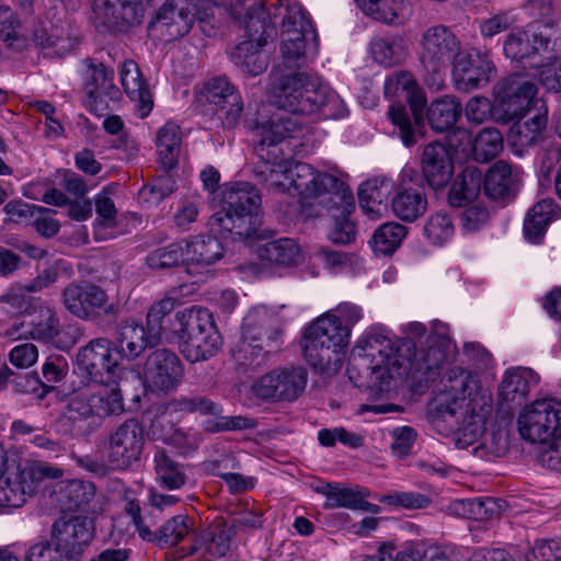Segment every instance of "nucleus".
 I'll return each mask as SVG.
<instances>
[{"label": "nucleus", "mask_w": 561, "mask_h": 561, "mask_svg": "<svg viewBox=\"0 0 561 561\" xmlns=\"http://www.w3.org/2000/svg\"><path fill=\"white\" fill-rule=\"evenodd\" d=\"M547 125V111H540L525 122H516L510 130V141L520 149L534 146Z\"/></svg>", "instance_id": "de8ad7c7"}, {"label": "nucleus", "mask_w": 561, "mask_h": 561, "mask_svg": "<svg viewBox=\"0 0 561 561\" xmlns=\"http://www.w3.org/2000/svg\"><path fill=\"white\" fill-rule=\"evenodd\" d=\"M306 126L298 117L282 115L256 126L260 137L254 149L261 162L272 167H290L297 149L302 147Z\"/></svg>", "instance_id": "39448f33"}, {"label": "nucleus", "mask_w": 561, "mask_h": 561, "mask_svg": "<svg viewBox=\"0 0 561 561\" xmlns=\"http://www.w3.org/2000/svg\"><path fill=\"white\" fill-rule=\"evenodd\" d=\"M270 98L274 105L296 115H310L322 111L332 115L340 103L339 96L320 87L318 80L304 71L275 75L271 81Z\"/></svg>", "instance_id": "f03ea898"}, {"label": "nucleus", "mask_w": 561, "mask_h": 561, "mask_svg": "<svg viewBox=\"0 0 561 561\" xmlns=\"http://www.w3.org/2000/svg\"><path fill=\"white\" fill-rule=\"evenodd\" d=\"M423 230L431 243L442 245L453 238L455 226L449 214L437 211L427 218Z\"/></svg>", "instance_id": "6e6d98bb"}, {"label": "nucleus", "mask_w": 561, "mask_h": 561, "mask_svg": "<svg viewBox=\"0 0 561 561\" xmlns=\"http://www.w3.org/2000/svg\"><path fill=\"white\" fill-rule=\"evenodd\" d=\"M61 302L66 310L81 320H92L100 311L106 317H116L117 304L111 302L107 293L88 280H73L61 291Z\"/></svg>", "instance_id": "4468645a"}, {"label": "nucleus", "mask_w": 561, "mask_h": 561, "mask_svg": "<svg viewBox=\"0 0 561 561\" xmlns=\"http://www.w3.org/2000/svg\"><path fill=\"white\" fill-rule=\"evenodd\" d=\"M184 261V248L180 243H170L152 250L146 257L147 266L156 271L179 266Z\"/></svg>", "instance_id": "13d9d810"}, {"label": "nucleus", "mask_w": 561, "mask_h": 561, "mask_svg": "<svg viewBox=\"0 0 561 561\" xmlns=\"http://www.w3.org/2000/svg\"><path fill=\"white\" fill-rule=\"evenodd\" d=\"M392 188L389 181L368 180L358 187L359 206L371 218H378L387 210V198Z\"/></svg>", "instance_id": "ea45409f"}, {"label": "nucleus", "mask_w": 561, "mask_h": 561, "mask_svg": "<svg viewBox=\"0 0 561 561\" xmlns=\"http://www.w3.org/2000/svg\"><path fill=\"white\" fill-rule=\"evenodd\" d=\"M496 72L488 51L467 49L453 62V78L460 91L469 92L485 87Z\"/></svg>", "instance_id": "6ab92c4d"}, {"label": "nucleus", "mask_w": 561, "mask_h": 561, "mask_svg": "<svg viewBox=\"0 0 561 561\" xmlns=\"http://www.w3.org/2000/svg\"><path fill=\"white\" fill-rule=\"evenodd\" d=\"M24 561H67L61 552L53 545L51 539L33 543L24 556Z\"/></svg>", "instance_id": "774afa93"}, {"label": "nucleus", "mask_w": 561, "mask_h": 561, "mask_svg": "<svg viewBox=\"0 0 561 561\" xmlns=\"http://www.w3.org/2000/svg\"><path fill=\"white\" fill-rule=\"evenodd\" d=\"M558 210L552 198H543L537 202L527 213L524 220L525 238L531 242L541 239L548 225L553 219Z\"/></svg>", "instance_id": "37998d69"}, {"label": "nucleus", "mask_w": 561, "mask_h": 561, "mask_svg": "<svg viewBox=\"0 0 561 561\" xmlns=\"http://www.w3.org/2000/svg\"><path fill=\"white\" fill-rule=\"evenodd\" d=\"M60 333V322L55 310L49 307H39L36 321L32 322L28 334L36 341L53 342Z\"/></svg>", "instance_id": "5fc2aeb1"}, {"label": "nucleus", "mask_w": 561, "mask_h": 561, "mask_svg": "<svg viewBox=\"0 0 561 561\" xmlns=\"http://www.w3.org/2000/svg\"><path fill=\"white\" fill-rule=\"evenodd\" d=\"M454 140L459 146L471 147L472 154L478 162H489L503 149V137L496 128H483L472 141L470 133L465 128H457L449 138L450 146Z\"/></svg>", "instance_id": "cd10ccee"}, {"label": "nucleus", "mask_w": 561, "mask_h": 561, "mask_svg": "<svg viewBox=\"0 0 561 561\" xmlns=\"http://www.w3.org/2000/svg\"><path fill=\"white\" fill-rule=\"evenodd\" d=\"M146 444L142 424L135 417L110 428L103 440V453L114 471H125L140 461Z\"/></svg>", "instance_id": "9b49d317"}, {"label": "nucleus", "mask_w": 561, "mask_h": 561, "mask_svg": "<svg viewBox=\"0 0 561 561\" xmlns=\"http://www.w3.org/2000/svg\"><path fill=\"white\" fill-rule=\"evenodd\" d=\"M170 334L182 355L191 363L214 356L221 345L213 314L198 306L178 311L171 322Z\"/></svg>", "instance_id": "20e7f679"}, {"label": "nucleus", "mask_w": 561, "mask_h": 561, "mask_svg": "<svg viewBox=\"0 0 561 561\" xmlns=\"http://www.w3.org/2000/svg\"><path fill=\"white\" fill-rule=\"evenodd\" d=\"M282 344L278 321L265 311L248 312L242 323V337L238 344L239 358L250 364L259 357L275 353Z\"/></svg>", "instance_id": "9d476101"}, {"label": "nucleus", "mask_w": 561, "mask_h": 561, "mask_svg": "<svg viewBox=\"0 0 561 561\" xmlns=\"http://www.w3.org/2000/svg\"><path fill=\"white\" fill-rule=\"evenodd\" d=\"M385 95L393 98L400 92L404 93L413 113V121L404 105L393 103L390 105L388 116L398 128L399 136L405 147H412L422 136V110L425 103L414 76L409 71H399L385 81Z\"/></svg>", "instance_id": "6e6552de"}, {"label": "nucleus", "mask_w": 561, "mask_h": 561, "mask_svg": "<svg viewBox=\"0 0 561 561\" xmlns=\"http://www.w3.org/2000/svg\"><path fill=\"white\" fill-rule=\"evenodd\" d=\"M182 142V129L169 121L156 134L158 162L163 171L173 170L179 162Z\"/></svg>", "instance_id": "c9c22d12"}, {"label": "nucleus", "mask_w": 561, "mask_h": 561, "mask_svg": "<svg viewBox=\"0 0 561 561\" xmlns=\"http://www.w3.org/2000/svg\"><path fill=\"white\" fill-rule=\"evenodd\" d=\"M156 479L168 490H178L186 483L183 465L175 461L165 449L156 448L153 454Z\"/></svg>", "instance_id": "c03bdc74"}, {"label": "nucleus", "mask_w": 561, "mask_h": 561, "mask_svg": "<svg viewBox=\"0 0 561 561\" xmlns=\"http://www.w3.org/2000/svg\"><path fill=\"white\" fill-rule=\"evenodd\" d=\"M483 173L474 165L466 167L455 179L448 193L453 207H463L474 201L481 191Z\"/></svg>", "instance_id": "4c0bfd02"}, {"label": "nucleus", "mask_w": 561, "mask_h": 561, "mask_svg": "<svg viewBox=\"0 0 561 561\" xmlns=\"http://www.w3.org/2000/svg\"><path fill=\"white\" fill-rule=\"evenodd\" d=\"M421 169L430 187L435 191L445 187L454 174V161L449 147L440 141L426 145L421 157Z\"/></svg>", "instance_id": "5701e85b"}, {"label": "nucleus", "mask_w": 561, "mask_h": 561, "mask_svg": "<svg viewBox=\"0 0 561 561\" xmlns=\"http://www.w3.org/2000/svg\"><path fill=\"white\" fill-rule=\"evenodd\" d=\"M557 59L553 54L547 53L539 61L529 62L530 67H538L539 82L543 88L553 92H561V64L552 67L551 62Z\"/></svg>", "instance_id": "052dcab7"}, {"label": "nucleus", "mask_w": 561, "mask_h": 561, "mask_svg": "<svg viewBox=\"0 0 561 561\" xmlns=\"http://www.w3.org/2000/svg\"><path fill=\"white\" fill-rule=\"evenodd\" d=\"M327 501L325 508L344 507L357 511L362 496H369V491L362 486L346 488L341 483H327L319 491Z\"/></svg>", "instance_id": "49530a36"}, {"label": "nucleus", "mask_w": 561, "mask_h": 561, "mask_svg": "<svg viewBox=\"0 0 561 561\" xmlns=\"http://www.w3.org/2000/svg\"><path fill=\"white\" fill-rule=\"evenodd\" d=\"M257 257L271 264L290 266L299 263L301 252L299 245L290 238H279L260 245Z\"/></svg>", "instance_id": "79ce46f5"}, {"label": "nucleus", "mask_w": 561, "mask_h": 561, "mask_svg": "<svg viewBox=\"0 0 561 561\" xmlns=\"http://www.w3.org/2000/svg\"><path fill=\"white\" fill-rule=\"evenodd\" d=\"M550 38L541 34H529L528 31L518 28L512 31L505 38L503 50L507 58L513 60L540 59L549 53Z\"/></svg>", "instance_id": "c85d7f7f"}, {"label": "nucleus", "mask_w": 561, "mask_h": 561, "mask_svg": "<svg viewBox=\"0 0 561 561\" xmlns=\"http://www.w3.org/2000/svg\"><path fill=\"white\" fill-rule=\"evenodd\" d=\"M407 234V228L398 222L381 225L373 236V248L376 253L391 255Z\"/></svg>", "instance_id": "864d4df0"}, {"label": "nucleus", "mask_w": 561, "mask_h": 561, "mask_svg": "<svg viewBox=\"0 0 561 561\" xmlns=\"http://www.w3.org/2000/svg\"><path fill=\"white\" fill-rule=\"evenodd\" d=\"M522 437L530 443L550 444L561 437V401L543 399L527 405L518 416Z\"/></svg>", "instance_id": "ddd939ff"}, {"label": "nucleus", "mask_w": 561, "mask_h": 561, "mask_svg": "<svg viewBox=\"0 0 561 561\" xmlns=\"http://www.w3.org/2000/svg\"><path fill=\"white\" fill-rule=\"evenodd\" d=\"M518 182V170L503 160L496 161L482 180L485 195L494 201L513 196Z\"/></svg>", "instance_id": "2f4dec72"}, {"label": "nucleus", "mask_w": 561, "mask_h": 561, "mask_svg": "<svg viewBox=\"0 0 561 561\" xmlns=\"http://www.w3.org/2000/svg\"><path fill=\"white\" fill-rule=\"evenodd\" d=\"M94 538V523L87 516H60L51 525L50 539L67 561H80Z\"/></svg>", "instance_id": "a211bd4d"}, {"label": "nucleus", "mask_w": 561, "mask_h": 561, "mask_svg": "<svg viewBox=\"0 0 561 561\" xmlns=\"http://www.w3.org/2000/svg\"><path fill=\"white\" fill-rule=\"evenodd\" d=\"M95 392H91V402L94 407L95 416L105 417L110 415H119L125 412L124 400L118 388L114 382L102 385Z\"/></svg>", "instance_id": "09e8293b"}, {"label": "nucleus", "mask_w": 561, "mask_h": 561, "mask_svg": "<svg viewBox=\"0 0 561 561\" xmlns=\"http://www.w3.org/2000/svg\"><path fill=\"white\" fill-rule=\"evenodd\" d=\"M160 341L159 337L152 339L149 328L147 329L135 321H126L121 324L117 331L115 351L119 353V359H135L148 346H153Z\"/></svg>", "instance_id": "7c9ffc66"}, {"label": "nucleus", "mask_w": 561, "mask_h": 561, "mask_svg": "<svg viewBox=\"0 0 561 561\" xmlns=\"http://www.w3.org/2000/svg\"><path fill=\"white\" fill-rule=\"evenodd\" d=\"M318 204L334 218L348 217L355 208L354 195L345 182L334 175L325 176L313 205Z\"/></svg>", "instance_id": "a878e982"}, {"label": "nucleus", "mask_w": 561, "mask_h": 561, "mask_svg": "<svg viewBox=\"0 0 561 561\" xmlns=\"http://www.w3.org/2000/svg\"><path fill=\"white\" fill-rule=\"evenodd\" d=\"M427 209V198L420 188L400 187L391 199L392 214L402 221L413 222Z\"/></svg>", "instance_id": "58836bf2"}, {"label": "nucleus", "mask_w": 561, "mask_h": 561, "mask_svg": "<svg viewBox=\"0 0 561 561\" xmlns=\"http://www.w3.org/2000/svg\"><path fill=\"white\" fill-rule=\"evenodd\" d=\"M529 14L546 26H554L561 16V0H527Z\"/></svg>", "instance_id": "680f3d73"}, {"label": "nucleus", "mask_w": 561, "mask_h": 561, "mask_svg": "<svg viewBox=\"0 0 561 561\" xmlns=\"http://www.w3.org/2000/svg\"><path fill=\"white\" fill-rule=\"evenodd\" d=\"M84 90L87 93V107L96 116H102L107 110V98L113 100L119 94L114 85V70L106 68L102 62L85 58L81 62Z\"/></svg>", "instance_id": "aec40b11"}, {"label": "nucleus", "mask_w": 561, "mask_h": 561, "mask_svg": "<svg viewBox=\"0 0 561 561\" xmlns=\"http://www.w3.org/2000/svg\"><path fill=\"white\" fill-rule=\"evenodd\" d=\"M121 82L129 99L135 102L138 116L147 117L153 107V100L149 85L144 80L136 61L125 60L121 68Z\"/></svg>", "instance_id": "c756f323"}, {"label": "nucleus", "mask_w": 561, "mask_h": 561, "mask_svg": "<svg viewBox=\"0 0 561 561\" xmlns=\"http://www.w3.org/2000/svg\"><path fill=\"white\" fill-rule=\"evenodd\" d=\"M0 480V507H21L35 492L30 473L19 466L14 471L5 469Z\"/></svg>", "instance_id": "72a5a7b5"}, {"label": "nucleus", "mask_w": 561, "mask_h": 561, "mask_svg": "<svg viewBox=\"0 0 561 561\" xmlns=\"http://www.w3.org/2000/svg\"><path fill=\"white\" fill-rule=\"evenodd\" d=\"M203 201L199 196L181 198L173 215L174 225L181 230H188L196 221Z\"/></svg>", "instance_id": "0e129e2a"}, {"label": "nucleus", "mask_w": 561, "mask_h": 561, "mask_svg": "<svg viewBox=\"0 0 561 561\" xmlns=\"http://www.w3.org/2000/svg\"><path fill=\"white\" fill-rule=\"evenodd\" d=\"M538 383L537 375L527 368L507 371L499 387V403L502 409L513 410L522 405L529 391Z\"/></svg>", "instance_id": "bb28decb"}, {"label": "nucleus", "mask_w": 561, "mask_h": 561, "mask_svg": "<svg viewBox=\"0 0 561 561\" xmlns=\"http://www.w3.org/2000/svg\"><path fill=\"white\" fill-rule=\"evenodd\" d=\"M347 331L323 313L302 331L300 346L306 362L319 373L341 364V356L348 346Z\"/></svg>", "instance_id": "423d86ee"}, {"label": "nucleus", "mask_w": 561, "mask_h": 561, "mask_svg": "<svg viewBox=\"0 0 561 561\" xmlns=\"http://www.w3.org/2000/svg\"><path fill=\"white\" fill-rule=\"evenodd\" d=\"M449 510L459 517L474 520H489L500 514V505L494 497L456 500Z\"/></svg>", "instance_id": "a18cd8bd"}, {"label": "nucleus", "mask_w": 561, "mask_h": 561, "mask_svg": "<svg viewBox=\"0 0 561 561\" xmlns=\"http://www.w3.org/2000/svg\"><path fill=\"white\" fill-rule=\"evenodd\" d=\"M330 175L319 172L308 163L295 161L289 172L290 190L299 196L302 206H313V199L319 195L324 178Z\"/></svg>", "instance_id": "473e14b6"}, {"label": "nucleus", "mask_w": 561, "mask_h": 561, "mask_svg": "<svg viewBox=\"0 0 561 561\" xmlns=\"http://www.w3.org/2000/svg\"><path fill=\"white\" fill-rule=\"evenodd\" d=\"M499 93H503L500 103L511 119L523 117L539 102L536 84L518 77L502 82Z\"/></svg>", "instance_id": "393cba45"}, {"label": "nucleus", "mask_w": 561, "mask_h": 561, "mask_svg": "<svg viewBox=\"0 0 561 561\" xmlns=\"http://www.w3.org/2000/svg\"><path fill=\"white\" fill-rule=\"evenodd\" d=\"M208 1L167 0L154 12L148 23V32L163 42H171L185 36L195 20L205 23L214 15Z\"/></svg>", "instance_id": "1a4fd4ad"}, {"label": "nucleus", "mask_w": 561, "mask_h": 561, "mask_svg": "<svg viewBox=\"0 0 561 561\" xmlns=\"http://www.w3.org/2000/svg\"><path fill=\"white\" fill-rule=\"evenodd\" d=\"M0 302L8 304L19 313L27 314L41 307V299L28 295L22 286L12 287L7 294L0 296Z\"/></svg>", "instance_id": "e2e57ef3"}, {"label": "nucleus", "mask_w": 561, "mask_h": 561, "mask_svg": "<svg viewBox=\"0 0 561 561\" xmlns=\"http://www.w3.org/2000/svg\"><path fill=\"white\" fill-rule=\"evenodd\" d=\"M290 167L277 168L271 164H256L253 175L256 182L271 193H285L290 191Z\"/></svg>", "instance_id": "603ef678"}, {"label": "nucleus", "mask_w": 561, "mask_h": 561, "mask_svg": "<svg viewBox=\"0 0 561 561\" xmlns=\"http://www.w3.org/2000/svg\"><path fill=\"white\" fill-rule=\"evenodd\" d=\"M205 98L217 107L225 127L234 128L238 125L243 112V102L240 93L226 77L210 79L205 85Z\"/></svg>", "instance_id": "4be33fe9"}, {"label": "nucleus", "mask_w": 561, "mask_h": 561, "mask_svg": "<svg viewBox=\"0 0 561 561\" xmlns=\"http://www.w3.org/2000/svg\"><path fill=\"white\" fill-rule=\"evenodd\" d=\"M374 59L387 67L400 64L407 55V45L402 37H379L371 42Z\"/></svg>", "instance_id": "3c124183"}, {"label": "nucleus", "mask_w": 561, "mask_h": 561, "mask_svg": "<svg viewBox=\"0 0 561 561\" xmlns=\"http://www.w3.org/2000/svg\"><path fill=\"white\" fill-rule=\"evenodd\" d=\"M462 113V105L455 95H444L431 102L426 111L427 123L435 133L450 130Z\"/></svg>", "instance_id": "e433bc0d"}, {"label": "nucleus", "mask_w": 561, "mask_h": 561, "mask_svg": "<svg viewBox=\"0 0 561 561\" xmlns=\"http://www.w3.org/2000/svg\"><path fill=\"white\" fill-rule=\"evenodd\" d=\"M477 389V377L470 371L460 367L449 369L443 381V389L430 403L431 414L443 421H451L453 425L460 427L476 415L472 396Z\"/></svg>", "instance_id": "0eeeda50"}, {"label": "nucleus", "mask_w": 561, "mask_h": 561, "mask_svg": "<svg viewBox=\"0 0 561 561\" xmlns=\"http://www.w3.org/2000/svg\"><path fill=\"white\" fill-rule=\"evenodd\" d=\"M276 10L284 8V12L274 13V18L282 15V30L283 34H293L294 32L307 33L312 31L311 23L300 3L289 2V0H276L274 4Z\"/></svg>", "instance_id": "8fccbe9b"}, {"label": "nucleus", "mask_w": 561, "mask_h": 561, "mask_svg": "<svg viewBox=\"0 0 561 561\" xmlns=\"http://www.w3.org/2000/svg\"><path fill=\"white\" fill-rule=\"evenodd\" d=\"M34 42L47 55L57 57L70 54L79 44L73 28L66 21L42 22L34 32Z\"/></svg>", "instance_id": "b1692460"}, {"label": "nucleus", "mask_w": 561, "mask_h": 561, "mask_svg": "<svg viewBox=\"0 0 561 561\" xmlns=\"http://www.w3.org/2000/svg\"><path fill=\"white\" fill-rule=\"evenodd\" d=\"M325 314L332 317L336 323L347 331V340H351L352 328L362 319V309L351 302H342Z\"/></svg>", "instance_id": "338daca9"}, {"label": "nucleus", "mask_w": 561, "mask_h": 561, "mask_svg": "<svg viewBox=\"0 0 561 561\" xmlns=\"http://www.w3.org/2000/svg\"><path fill=\"white\" fill-rule=\"evenodd\" d=\"M272 14L266 11L263 1L250 7L245 13L244 28L250 39L238 44L230 54L231 61L242 71L257 76L267 68V57L261 51L266 44L262 37L266 28V18Z\"/></svg>", "instance_id": "f8f14e48"}, {"label": "nucleus", "mask_w": 561, "mask_h": 561, "mask_svg": "<svg viewBox=\"0 0 561 561\" xmlns=\"http://www.w3.org/2000/svg\"><path fill=\"white\" fill-rule=\"evenodd\" d=\"M308 373L301 366L275 368L261 376L252 386L257 398L271 402L295 401L304 392Z\"/></svg>", "instance_id": "f3484780"}, {"label": "nucleus", "mask_w": 561, "mask_h": 561, "mask_svg": "<svg viewBox=\"0 0 561 561\" xmlns=\"http://www.w3.org/2000/svg\"><path fill=\"white\" fill-rule=\"evenodd\" d=\"M306 35L299 32L283 34L280 51L287 68L299 67L305 61Z\"/></svg>", "instance_id": "bf43d9fd"}, {"label": "nucleus", "mask_w": 561, "mask_h": 561, "mask_svg": "<svg viewBox=\"0 0 561 561\" xmlns=\"http://www.w3.org/2000/svg\"><path fill=\"white\" fill-rule=\"evenodd\" d=\"M261 195L249 182H236L221 193V206L210 218L209 225L227 232L233 240L257 237L262 220Z\"/></svg>", "instance_id": "7ed1b4c3"}, {"label": "nucleus", "mask_w": 561, "mask_h": 561, "mask_svg": "<svg viewBox=\"0 0 561 561\" xmlns=\"http://www.w3.org/2000/svg\"><path fill=\"white\" fill-rule=\"evenodd\" d=\"M454 351L448 327L442 322L434 324L425 345L419 350L411 341L397 344L382 333H368L353 348L346 374L357 388L385 391L391 380L405 374L408 365L426 380L433 379Z\"/></svg>", "instance_id": "f257e3e1"}, {"label": "nucleus", "mask_w": 561, "mask_h": 561, "mask_svg": "<svg viewBox=\"0 0 561 561\" xmlns=\"http://www.w3.org/2000/svg\"><path fill=\"white\" fill-rule=\"evenodd\" d=\"M460 53V39L444 24L430 26L421 36L420 61L428 73L438 75L453 65Z\"/></svg>", "instance_id": "dca6fc26"}, {"label": "nucleus", "mask_w": 561, "mask_h": 561, "mask_svg": "<svg viewBox=\"0 0 561 561\" xmlns=\"http://www.w3.org/2000/svg\"><path fill=\"white\" fill-rule=\"evenodd\" d=\"M404 10L403 0H377L363 11L377 21L392 23Z\"/></svg>", "instance_id": "69168bd1"}, {"label": "nucleus", "mask_w": 561, "mask_h": 561, "mask_svg": "<svg viewBox=\"0 0 561 561\" xmlns=\"http://www.w3.org/2000/svg\"><path fill=\"white\" fill-rule=\"evenodd\" d=\"M185 286L172 287L168 290L162 299L152 304L147 313V327L151 332L152 339H161L162 334L170 333V325L173 320L170 313L174 307L181 304L183 289Z\"/></svg>", "instance_id": "f704fd0d"}, {"label": "nucleus", "mask_w": 561, "mask_h": 561, "mask_svg": "<svg viewBox=\"0 0 561 561\" xmlns=\"http://www.w3.org/2000/svg\"><path fill=\"white\" fill-rule=\"evenodd\" d=\"M144 377L151 391L169 393L181 383L183 366L174 352L158 348L147 356Z\"/></svg>", "instance_id": "412c9836"}, {"label": "nucleus", "mask_w": 561, "mask_h": 561, "mask_svg": "<svg viewBox=\"0 0 561 561\" xmlns=\"http://www.w3.org/2000/svg\"><path fill=\"white\" fill-rule=\"evenodd\" d=\"M188 522L190 519L185 515L173 516L159 528L156 542L160 546H178L192 533Z\"/></svg>", "instance_id": "4d7b16f0"}, {"label": "nucleus", "mask_w": 561, "mask_h": 561, "mask_svg": "<svg viewBox=\"0 0 561 561\" xmlns=\"http://www.w3.org/2000/svg\"><path fill=\"white\" fill-rule=\"evenodd\" d=\"M119 365V353L107 337H96L78 350L76 367L84 379L99 385L111 383Z\"/></svg>", "instance_id": "2eb2a0df"}, {"label": "nucleus", "mask_w": 561, "mask_h": 561, "mask_svg": "<svg viewBox=\"0 0 561 561\" xmlns=\"http://www.w3.org/2000/svg\"><path fill=\"white\" fill-rule=\"evenodd\" d=\"M185 261L188 264L210 265L224 255V247L218 238L198 234L186 242Z\"/></svg>", "instance_id": "a19ab883"}]
</instances>
